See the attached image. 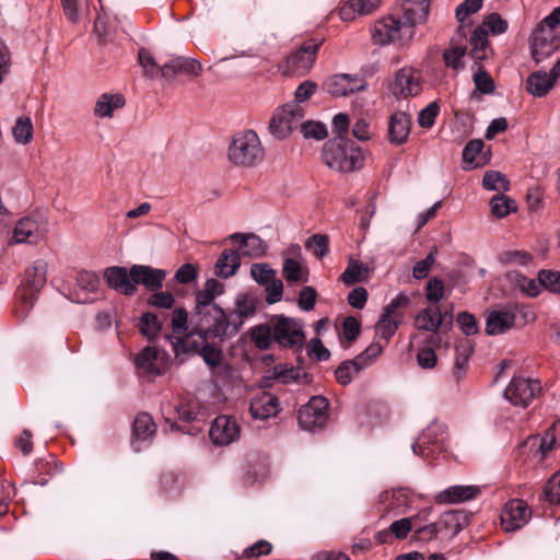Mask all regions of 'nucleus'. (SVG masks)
Segmentation results:
<instances>
[{"mask_svg": "<svg viewBox=\"0 0 560 560\" xmlns=\"http://www.w3.org/2000/svg\"><path fill=\"white\" fill-rule=\"evenodd\" d=\"M190 326L191 330L186 336L222 340L235 336L242 323L236 322L233 315H228L222 307H212V310L192 312Z\"/></svg>", "mask_w": 560, "mask_h": 560, "instance_id": "nucleus-1", "label": "nucleus"}, {"mask_svg": "<svg viewBox=\"0 0 560 560\" xmlns=\"http://www.w3.org/2000/svg\"><path fill=\"white\" fill-rule=\"evenodd\" d=\"M322 159L326 166L340 173L360 170L364 161L362 150L343 136L325 142Z\"/></svg>", "mask_w": 560, "mask_h": 560, "instance_id": "nucleus-2", "label": "nucleus"}, {"mask_svg": "<svg viewBox=\"0 0 560 560\" xmlns=\"http://www.w3.org/2000/svg\"><path fill=\"white\" fill-rule=\"evenodd\" d=\"M228 159L238 167H255L265 159V149L257 132L247 129L235 133L228 149Z\"/></svg>", "mask_w": 560, "mask_h": 560, "instance_id": "nucleus-3", "label": "nucleus"}, {"mask_svg": "<svg viewBox=\"0 0 560 560\" xmlns=\"http://www.w3.org/2000/svg\"><path fill=\"white\" fill-rule=\"evenodd\" d=\"M466 524L467 516L464 512L448 511L441 514L435 522L417 527L412 537L418 542H447L460 533Z\"/></svg>", "mask_w": 560, "mask_h": 560, "instance_id": "nucleus-4", "label": "nucleus"}, {"mask_svg": "<svg viewBox=\"0 0 560 560\" xmlns=\"http://www.w3.org/2000/svg\"><path fill=\"white\" fill-rule=\"evenodd\" d=\"M176 357L180 353H197L211 369L218 368L222 362V351L210 338H194L191 336L170 337Z\"/></svg>", "mask_w": 560, "mask_h": 560, "instance_id": "nucleus-5", "label": "nucleus"}, {"mask_svg": "<svg viewBox=\"0 0 560 560\" xmlns=\"http://www.w3.org/2000/svg\"><path fill=\"white\" fill-rule=\"evenodd\" d=\"M447 428L436 420L432 421L411 444L413 454L423 458L434 457L447 450Z\"/></svg>", "mask_w": 560, "mask_h": 560, "instance_id": "nucleus-6", "label": "nucleus"}, {"mask_svg": "<svg viewBox=\"0 0 560 560\" xmlns=\"http://www.w3.org/2000/svg\"><path fill=\"white\" fill-rule=\"evenodd\" d=\"M415 31L400 19L386 16L376 21L371 27V38L375 45L385 46L390 43L406 44L413 38Z\"/></svg>", "mask_w": 560, "mask_h": 560, "instance_id": "nucleus-7", "label": "nucleus"}, {"mask_svg": "<svg viewBox=\"0 0 560 560\" xmlns=\"http://www.w3.org/2000/svg\"><path fill=\"white\" fill-rule=\"evenodd\" d=\"M48 265L43 259L35 260L30 268L25 270L24 288L21 293V304L16 308V315L25 318L34 305L35 294L46 283Z\"/></svg>", "mask_w": 560, "mask_h": 560, "instance_id": "nucleus-8", "label": "nucleus"}, {"mask_svg": "<svg viewBox=\"0 0 560 560\" xmlns=\"http://www.w3.org/2000/svg\"><path fill=\"white\" fill-rule=\"evenodd\" d=\"M304 118V109L296 103H288L278 107L269 121V131L278 140L288 138Z\"/></svg>", "mask_w": 560, "mask_h": 560, "instance_id": "nucleus-9", "label": "nucleus"}, {"mask_svg": "<svg viewBox=\"0 0 560 560\" xmlns=\"http://www.w3.org/2000/svg\"><path fill=\"white\" fill-rule=\"evenodd\" d=\"M48 230V217L46 212L36 211L18 221L13 231V240L15 243L20 244H37L46 237Z\"/></svg>", "mask_w": 560, "mask_h": 560, "instance_id": "nucleus-10", "label": "nucleus"}, {"mask_svg": "<svg viewBox=\"0 0 560 560\" xmlns=\"http://www.w3.org/2000/svg\"><path fill=\"white\" fill-rule=\"evenodd\" d=\"M137 374L153 380L163 375L168 368V359L156 347L143 348L133 359Z\"/></svg>", "mask_w": 560, "mask_h": 560, "instance_id": "nucleus-11", "label": "nucleus"}, {"mask_svg": "<svg viewBox=\"0 0 560 560\" xmlns=\"http://www.w3.org/2000/svg\"><path fill=\"white\" fill-rule=\"evenodd\" d=\"M273 340L281 347L295 348L304 342L302 326L293 318L284 315L275 316L271 319Z\"/></svg>", "mask_w": 560, "mask_h": 560, "instance_id": "nucleus-12", "label": "nucleus"}, {"mask_svg": "<svg viewBox=\"0 0 560 560\" xmlns=\"http://www.w3.org/2000/svg\"><path fill=\"white\" fill-rule=\"evenodd\" d=\"M540 390L539 381L514 376L504 389V397L514 406L526 408L537 397Z\"/></svg>", "mask_w": 560, "mask_h": 560, "instance_id": "nucleus-13", "label": "nucleus"}, {"mask_svg": "<svg viewBox=\"0 0 560 560\" xmlns=\"http://www.w3.org/2000/svg\"><path fill=\"white\" fill-rule=\"evenodd\" d=\"M328 400L323 396L312 397L299 410L298 420L300 425L308 431L324 427L328 418Z\"/></svg>", "mask_w": 560, "mask_h": 560, "instance_id": "nucleus-14", "label": "nucleus"}, {"mask_svg": "<svg viewBox=\"0 0 560 560\" xmlns=\"http://www.w3.org/2000/svg\"><path fill=\"white\" fill-rule=\"evenodd\" d=\"M366 83L358 74L339 73L327 78L323 89L335 97L347 96L348 94L362 91Z\"/></svg>", "mask_w": 560, "mask_h": 560, "instance_id": "nucleus-15", "label": "nucleus"}, {"mask_svg": "<svg viewBox=\"0 0 560 560\" xmlns=\"http://www.w3.org/2000/svg\"><path fill=\"white\" fill-rule=\"evenodd\" d=\"M514 310L515 306L511 305V302L491 310L486 319V334L489 336L501 335L515 327Z\"/></svg>", "mask_w": 560, "mask_h": 560, "instance_id": "nucleus-16", "label": "nucleus"}, {"mask_svg": "<svg viewBox=\"0 0 560 560\" xmlns=\"http://www.w3.org/2000/svg\"><path fill=\"white\" fill-rule=\"evenodd\" d=\"M317 49L318 44L313 40L304 43L288 58L287 71L295 75L307 73L316 59Z\"/></svg>", "mask_w": 560, "mask_h": 560, "instance_id": "nucleus-17", "label": "nucleus"}, {"mask_svg": "<svg viewBox=\"0 0 560 560\" xmlns=\"http://www.w3.org/2000/svg\"><path fill=\"white\" fill-rule=\"evenodd\" d=\"M530 517V511L525 501L515 499L508 502L501 512V523L506 532L523 527Z\"/></svg>", "mask_w": 560, "mask_h": 560, "instance_id": "nucleus-18", "label": "nucleus"}, {"mask_svg": "<svg viewBox=\"0 0 560 560\" xmlns=\"http://www.w3.org/2000/svg\"><path fill=\"white\" fill-rule=\"evenodd\" d=\"M423 79L419 70L402 68L396 74L394 92L400 97L418 96L422 92Z\"/></svg>", "mask_w": 560, "mask_h": 560, "instance_id": "nucleus-19", "label": "nucleus"}, {"mask_svg": "<svg viewBox=\"0 0 560 560\" xmlns=\"http://www.w3.org/2000/svg\"><path fill=\"white\" fill-rule=\"evenodd\" d=\"M211 441L217 445H229L240 438V425L228 416L217 417L209 432Z\"/></svg>", "mask_w": 560, "mask_h": 560, "instance_id": "nucleus-20", "label": "nucleus"}, {"mask_svg": "<svg viewBox=\"0 0 560 560\" xmlns=\"http://www.w3.org/2000/svg\"><path fill=\"white\" fill-rule=\"evenodd\" d=\"M280 410L278 397L269 392H259L250 399L249 412L256 420H266L275 417Z\"/></svg>", "mask_w": 560, "mask_h": 560, "instance_id": "nucleus-21", "label": "nucleus"}, {"mask_svg": "<svg viewBox=\"0 0 560 560\" xmlns=\"http://www.w3.org/2000/svg\"><path fill=\"white\" fill-rule=\"evenodd\" d=\"M166 273L162 269H154L149 266L135 265L130 268L131 280L136 284H143L149 291H158L163 285Z\"/></svg>", "mask_w": 560, "mask_h": 560, "instance_id": "nucleus-22", "label": "nucleus"}, {"mask_svg": "<svg viewBox=\"0 0 560 560\" xmlns=\"http://www.w3.org/2000/svg\"><path fill=\"white\" fill-rule=\"evenodd\" d=\"M410 493L406 489L384 491L380 494V504L384 513L398 515L405 513L411 505Z\"/></svg>", "mask_w": 560, "mask_h": 560, "instance_id": "nucleus-23", "label": "nucleus"}, {"mask_svg": "<svg viewBox=\"0 0 560 560\" xmlns=\"http://www.w3.org/2000/svg\"><path fill=\"white\" fill-rule=\"evenodd\" d=\"M481 490L477 486H451L443 491L439 492L435 497V501L441 504L450 503H462L472 499H476L480 494Z\"/></svg>", "mask_w": 560, "mask_h": 560, "instance_id": "nucleus-24", "label": "nucleus"}, {"mask_svg": "<svg viewBox=\"0 0 560 560\" xmlns=\"http://www.w3.org/2000/svg\"><path fill=\"white\" fill-rule=\"evenodd\" d=\"M301 255L299 245H291L284 255L282 273L288 282H305L307 280L305 270L298 257Z\"/></svg>", "mask_w": 560, "mask_h": 560, "instance_id": "nucleus-25", "label": "nucleus"}, {"mask_svg": "<svg viewBox=\"0 0 560 560\" xmlns=\"http://www.w3.org/2000/svg\"><path fill=\"white\" fill-rule=\"evenodd\" d=\"M429 9L430 0H401L404 22L412 30L427 21Z\"/></svg>", "mask_w": 560, "mask_h": 560, "instance_id": "nucleus-26", "label": "nucleus"}, {"mask_svg": "<svg viewBox=\"0 0 560 560\" xmlns=\"http://www.w3.org/2000/svg\"><path fill=\"white\" fill-rule=\"evenodd\" d=\"M411 127L409 115L404 112H396L389 117L388 139L390 143L400 145L408 140Z\"/></svg>", "mask_w": 560, "mask_h": 560, "instance_id": "nucleus-27", "label": "nucleus"}, {"mask_svg": "<svg viewBox=\"0 0 560 560\" xmlns=\"http://www.w3.org/2000/svg\"><path fill=\"white\" fill-rule=\"evenodd\" d=\"M104 276L107 284L116 291L130 295L137 290L130 272L128 273L124 267H110L106 269Z\"/></svg>", "mask_w": 560, "mask_h": 560, "instance_id": "nucleus-28", "label": "nucleus"}, {"mask_svg": "<svg viewBox=\"0 0 560 560\" xmlns=\"http://www.w3.org/2000/svg\"><path fill=\"white\" fill-rule=\"evenodd\" d=\"M155 433V423L149 413H140L133 421L132 425V446L139 452L141 450L140 442H145Z\"/></svg>", "mask_w": 560, "mask_h": 560, "instance_id": "nucleus-29", "label": "nucleus"}, {"mask_svg": "<svg viewBox=\"0 0 560 560\" xmlns=\"http://www.w3.org/2000/svg\"><path fill=\"white\" fill-rule=\"evenodd\" d=\"M230 238L238 244L240 256H260L265 253L266 245L264 241L256 235H244L241 233H234L230 235Z\"/></svg>", "mask_w": 560, "mask_h": 560, "instance_id": "nucleus-30", "label": "nucleus"}, {"mask_svg": "<svg viewBox=\"0 0 560 560\" xmlns=\"http://www.w3.org/2000/svg\"><path fill=\"white\" fill-rule=\"evenodd\" d=\"M241 266L238 252L234 249H224L215 262V275L221 278L234 276Z\"/></svg>", "mask_w": 560, "mask_h": 560, "instance_id": "nucleus-31", "label": "nucleus"}, {"mask_svg": "<svg viewBox=\"0 0 560 560\" xmlns=\"http://www.w3.org/2000/svg\"><path fill=\"white\" fill-rule=\"evenodd\" d=\"M125 106V98L121 94H102L94 107L95 116L100 118H110L116 109Z\"/></svg>", "mask_w": 560, "mask_h": 560, "instance_id": "nucleus-32", "label": "nucleus"}, {"mask_svg": "<svg viewBox=\"0 0 560 560\" xmlns=\"http://www.w3.org/2000/svg\"><path fill=\"white\" fill-rule=\"evenodd\" d=\"M380 4V0H348L340 9V18L343 21H350L359 15L372 13Z\"/></svg>", "mask_w": 560, "mask_h": 560, "instance_id": "nucleus-33", "label": "nucleus"}, {"mask_svg": "<svg viewBox=\"0 0 560 560\" xmlns=\"http://www.w3.org/2000/svg\"><path fill=\"white\" fill-rule=\"evenodd\" d=\"M471 57L476 62L485 60L491 52L488 40V31L483 26H477L470 36Z\"/></svg>", "mask_w": 560, "mask_h": 560, "instance_id": "nucleus-34", "label": "nucleus"}, {"mask_svg": "<svg viewBox=\"0 0 560 560\" xmlns=\"http://www.w3.org/2000/svg\"><path fill=\"white\" fill-rule=\"evenodd\" d=\"M553 84L555 77L541 70L532 73L526 81L528 92L536 97L546 95Z\"/></svg>", "mask_w": 560, "mask_h": 560, "instance_id": "nucleus-35", "label": "nucleus"}, {"mask_svg": "<svg viewBox=\"0 0 560 560\" xmlns=\"http://www.w3.org/2000/svg\"><path fill=\"white\" fill-rule=\"evenodd\" d=\"M443 320L444 316L438 306L434 308L428 307L423 308L416 316V326L420 330L436 332L442 326Z\"/></svg>", "mask_w": 560, "mask_h": 560, "instance_id": "nucleus-36", "label": "nucleus"}, {"mask_svg": "<svg viewBox=\"0 0 560 560\" xmlns=\"http://www.w3.org/2000/svg\"><path fill=\"white\" fill-rule=\"evenodd\" d=\"M366 366L364 355H357L353 360L343 361L335 371L339 384L348 385L352 381V375L358 374Z\"/></svg>", "mask_w": 560, "mask_h": 560, "instance_id": "nucleus-37", "label": "nucleus"}, {"mask_svg": "<svg viewBox=\"0 0 560 560\" xmlns=\"http://www.w3.org/2000/svg\"><path fill=\"white\" fill-rule=\"evenodd\" d=\"M558 434H560V421L550 427L542 436H530L528 443L530 446H538L542 457H545L557 444Z\"/></svg>", "mask_w": 560, "mask_h": 560, "instance_id": "nucleus-38", "label": "nucleus"}, {"mask_svg": "<svg viewBox=\"0 0 560 560\" xmlns=\"http://www.w3.org/2000/svg\"><path fill=\"white\" fill-rule=\"evenodd\" d=\"M399 322V315L384 311L375 326L376 335L387 342L395 335Z\"/></svg>", "mask_w": 560, "mask_h": 560, "instance_id": "nucleus-39", "label": "nucleus"}, {"mask_svg": "<svg viewBox=\"0 0 560 560\" xmlns=\"http://www.w3.org/2000/svg\"><path fill=\"white\" fill-rule=\"evenodd\" d=\"M369 268L359 260L350 259L346 270L341 275L345 284L351 285L366 280Z\"/></svg>", "mask_w": 560, "mask_h": 560, "instance_id": "nucleus-40", "label": "nucleus"}, {"mask_svg": "<svg viewBox=\"0 0 560 560\" xmlns=\"http://www.w3.org/2000/svg\"><path fill=\"white\" fill-rule=\"evenodd\" d=\"M412 530V518L404 517L397 521H394L387 530L380 532L377 534L380 542H385V537L388 534H392L397 539H405L408 537L409 533Z\"/></svg>", "mask_w": 560, "mask_h": 560, "instance_id": "nucleus-41", "label": "nucleus"}, {"mask_svg": "<svg viewBox=\"0 0 560 560\" xmlns=\"http://www.w3.org/2000/svg\"><path fill=\"white\" fill-rule=\"evenodd\" d=\"M249 336L255 346L261 350H266L271 346L273 340L272 326L256 325L250 328Z\"/></svg>", "mask_w": 560, "mask_h": 560, "instance_id": "nucleus-42", "label": "nucleus"}, {"mask_svg": "<svg viewBox=\"0 0 560 560\" xmlns=\"http://www.w3.org/2000/svg\"><path fill=\"white\" fill-rule=\"evenodd\" d=\"M16 143L27 144L33 140V122L30 117H19L12 128Z\"/></svg>", "mask_w": 560, "mask_h": 560, "instance_id": "nucleus-43", "label": "nucleus"}, {"mask_svg": "<svg viewBox=\"0 0 560 560\" xmlns=\"http://www.w3.org/2000/svg\"><path fill=\"white\" fill-rule=\"evenodd\" d=\"M509 180L497 171H488L482 179V186L487 190L506 191L509 190Z\"/></svg>", "mask_w": 560, "mask_h": 560, "instance_id": "nucleus-44", "label": "nucleus"}, {"mask_svg": "<svg viewBox=\"0 0 560 560\" xmlns=\"http://www.w3.org/2000/svg\"><path fill=\"white\" fill-rule=\"evenodd\" d=\"M485 144L481 140H470L463 150V162L465 170L478 166L477 155L482 151Z\"/></svg>", "mask_w": 560, "mask_h": 560, "instance_id": "nucleus-45", "label": "nucleus"}, {"mask_svg": "<svg viewBox=\"0 0 560 560\" xmlns=\"http://www.w3.org/2000/svg\"><path fill=\"white\" fill-rule=\"evenodd\" d=\"M491 212L497 218H504L515 210L514 202L505 195H497L490 200Z\"/></svg>", "mask_w": 560, "mask_h": 560, "instance_id": "nucleus-46", "label": "nucleus"}, {"mask_svg": "<svg viewBox=\"0 0 560 560\" xmlns=\"http://www.w3.org/2000/svg\"><path fill=\"white\" fill-rule=\"evenodd\" d=\"M162 328L158 316L153 313H144L140 317V330L148 339L156 337Z\"/></svg>", "mask_w": 560, "mask_h": 560, "instance_id": "nucleus-47", "label": "nucleus"}, {"mask_svg": "<svg viewBox=\"0 0 560 560\" xmlns=\"http://www.w3.org/2000/svg\"><path fill=\"white\" fill-rule=\"evenodd\" d=\"M472 69L476 89L483 94L492 93L494 91V82L492 78L481 69L478 62H475Z\"/></svg>", "mask_w": 560, "mask_h": 560, "instance_id": "nucleus-48", "label": "nucleus"}, {"mask_svg": "<svg viewBox=\"0 0 560 560\" xmlns=\"http://www.w3.org/2000/svg\"><path fill=\"white\" fill-rule=\"evenodd\" d=\"M532 259V255L526 250H505L499 256L502 265L527 266Z\"/></svg>", "mask_w": 560, "mask_h": 560, "instance_id": "nucleus-49", "label": "nucleus"}, {"mask_svg": "<svg viewBox=\"0 0 560 560\" xmlns=\"http://www.w3.org/2000/svg\"><path fill=\"white\" fill-rule=\"evenodd\" d=\"M255 302L252 299L243 295L237 298L235 311L232 315L236 322H241L243 325L244 319L252 316L255 313Z\"/></svg>", "mask_w": 560, "mask_h": 560, "instance_id": "nucleus-50", "label": "nucleus"}, {"mask_svg": "<svg viewBox=\"0 0 560 560\" xmlns=\"http://www.w3.org/2000/svg\"><path fill=\"white\" fill-rule=\"evenodd\" d=\"M301 376V370L278 364L273 368L270 378L277 380L283 384L298 382Z\"/></svg>", "mask_w": 560, "mask_h": 560, "instance_id": "nucleus-51", "label": "nucleus"}, {"mask_svg": "<svg viewBox=\"0 0 560 560\" xmlns=\"http://www.w3.org/2000/svg\"><path fill=\"white\" fill-rule=\"evenodd\" d=\"M538 279L541 288L550 293L560 294V272L555 270L542 269L538 272Z\"/></svg>", "mask_w": 560, "mask_h": 560, "instance_id": "nucleus-52", "label": "nucleus"}, {"mask_svg": "<svg viewBox=\"0 0 560 560\" xmlns=\"http://www.w3.org/2000/svg\"><path fill=\"white\" fill-rule=\"evenodd\" d=\"M329 241L324 234H314L305 242V247L317 258H323L328 253Z\"/></svg>", "mask_w": 560, "mask_h": 560, "instance_id": "nucleus-53", "label": "nucleus"}, {"mask_svg": "<svg viewBox=\"0 0 560 560\" xmlns=\"http://www.w3.org/2000/svg\"><path fill=\"white\" fill-rule=\"evenodd\" d=\"M139 62L144 70V74L151 79L160 75V67L149 50L141 48L139 49Z\"/></svg>", "mask_w": 560, "mask_h": 560, "instance_id": "nucleus-54", "label": "nucleus"}, {"mask_svg": "<svg viewBox=\"0 0 560 560\" xmlns=\"http://www.w3.org/2000/svg\"><path fill=\"white\" fill-rule=\"evenodd\" d=\"M250 275L253 279L261 285L270 282V280L277 277L276 270L267 264H253Z\"/></svg>", "mask_w": 560, "mask_h": 560, "instance_id": "nucleus-55", "label": "nucleus"}, {"mask_svg": "<svg viewBox=\"0 0 560 560\" xmlns=\"http://www.w3.org/2000/svg\"><path fill=\"white\" fill-rule=\"evenodd\" d=\"M301 131L305 138H313L315 140H323L327 137L326 126L322 122L308 120L301 121Z\"/></svg>", "mask_w": 560, "mask_h": 560, "instance_id": "nucleus-56", "label": "nucleus"}, {"mask_svg": "<svg viewBox=\"0 0 560 560\" xmlns=\"http://www.w3.org/2000/svg\"><path fill=\"white\" fill-rule=\"evenodd\" d=\"M189 325H190V323L188 324L187 312L182 307L175 308L172 314L173 332L175 335H183L182 337H184L185 335L189 334V331H188Z\"/></svg>", "mask_w": 560, "mask_h": 560, "instance_id": "nucleus-57", "label": "nucleus"}, {"mask_svg": "<svg viewBox=\"0 0 560 560\" xmlns=\"http://www.w3.org/2000/svg\"><path fill=\"white\" fill-rule=\"evenodd\" d=\"M511 305L515 306V310L513 312L515 325H517L518 323L521 326H525L529 323H533L536 319V314L529 305L516 302H511Z\"/></svg>", "mask_w": 560, "mask_h": 560, "instance_id": "nucleus-58", "label": "nucleus"}, {"mask_svg": "<svg viewBox=\"0 0 560 560\" xmlns=\"http://www.w3.org/2000/svg\"><path fill=\"white\" fill-rule=\"evenodd\" d=\"M78 287L85 292H95L100 285V279L92 271H80L77 275Z\"/></svg>", "mask_w": 560, "mask_h": 560, "instance_id": "nucleus-59", "label": "nucleus"}, {"mask_svg": "<svg viewBox=\"0 0 560 560\" xmlns=\"http://www.w3.org/2000/svg\"><path fill=\"white\" fill-rule=\"evenodd\" d=\"M440 113L438 102H431L427 105L418 116V122L423 128H431L434 125L435 118Z\"/></svg>", "mask_w": 560, "mask_h": 560, "instance_id": "nucleus-60", "label": "nucleus"}, {"mask_svg": "<svg viewBox=\"0 0 560 560\" xmlns=\"http://www.w3.org/2000/svg\"><path fill=\"white\" fill-rule=\"evenodd\" d=\"M466 49L462 47H453L446 49L443 54L445 63L454 70L464 68L463 58L465 57Z\"/></svg>", "mask_w": 560, "mask_h": 560, "instance_id": "nucleus-61", "label": "nucleus"}, {"mask_svg": "<svg viewBox=\"0 0 560 560\" xmlns=\"http://www.w3.org/2000/svg\"><path fill=\"white\" fill-rule=\"evenodd\" d=\"M485 30L494 35L503 34L508 30V22L499 13H491L486 16L482 25Z\"/></svg>", "mask_w": 560, "mask_h": 560, "instance_id": "nucleus-62", "label": "nucleus"}, {"mask_svg": "<svg viewBox=\"0 0 560 560\" xmlns=\"http://www.w3.org/2000/svg\"><path fill=\"white\" fill-rule=\"evenodd\" d=\"M482 8V0H465L456 8V19L464 23L465 20Z\"/></svg>", "mask_w": 560, "mask_h": 560, "instance_id": "nucleus-63", "label": "nucleus"}, {"mask_svg": "<svg viewBox=\"0 0 560 560\" xmlns=\"http://www.w3.org/2000/svg\"><path fill=\"white\" fill-rule=\"evenodd\" d=\"M544 497L547 501L560 504V474L553 475L544 488Z\"/></svg>", "mask_w": 560, "mask_h": 560, "instance_id": "nucleus-64", "label": "nucleus"}]
</instances>
